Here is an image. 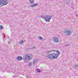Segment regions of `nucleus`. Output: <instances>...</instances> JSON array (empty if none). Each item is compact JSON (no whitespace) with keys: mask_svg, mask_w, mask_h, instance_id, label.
Masks as SVG:
<instances>
[{"mask_svg":"<svg viewBox=\"0 0 78 78\" xmlns=\"http://www.w3.org/2000/svg\"><path fill=\"white\" fill-rule=\"evenodd\" d=\"M23 42H24V41H20L19 42L18 44H21V45H22V44H23Z\"/></svg>","mask_w":78,"mask_h":78,"instance_id":"9d476101","label":"nucleus"},{"mask_svg":"<svg viewBox=\"0 0 78 78\" xmlns=\"http://www.w3.org/2000/svg\"><path fill=\"white\" fill-rule=\"evenodd\" d=\"M56 53H57L58 54H55V53H53V59H56L57 58H58V56L61 54L59 51H55Z\"/></svg>","mask_w":78,"mask_h":78,"instance_id":"7ed1b4c3","label":"nucleus"},{"mask_svg":"<svg viewBox=\"0 0 78 78\" xmlns=\"http://www.w3.org/2000/svg\"><path fill=\"white\" fill-rule=\"evenodd\" d=\"M27 58L29 60H30L32 58V57L29 56L28 55H26L23 57V60H27Z\"/></svg>","mask_w":78,"mask_h":78,"instance_id":"20e7f679","label":"nucleus"},{"mask_svg":"<svg viewBox=\"0 0 78 78\" xmlns=\"http://www.w3.org/2000/svg\"><path fill=\"white\" fill-rule=\"evenodd\" d=\"M28 66H29V67H30V66H31V63H30L29 64Z\"/></svg>","mask_w":78,"mask_h":78,"instance_id":"2eb2a0df","label":"nucleus"},{"mask_svg":"<svg viewBox=\"0 0 78 78\" xmlns=\"http://www.w3.org/2000/svg\"><path fill=\"white\" fill-rule=\"evenodd\" d=\"M64 33L67 36H69L71 34V31L69 30H66L64 31Z\"/></svg>","mask_w":78,"mask_h":78,"instance_id":"423d86ee","label":"nucleus"},{"mask_svg":"<svg viewBox=\"0 0 78 78\" xmlns=\"http://www.w3.org/2000/svg\"><path fill=\"white\" fill-rule=\"evenodd\" d=\"M37 71L38 72H41V71H40V70L39 69H37Z\"/></svg>","mask_w":78,"mask_h":78,"instance_id":"aec40b11","label":"nucleus"},{"mask_svg":"<svg viewBox=\"0 0 78 78\" xmlns=\"http://www.w3.org/2000/svg\"><path fill=\"white\" fill-rule=\"evenodd\" d=\"M5 37H7V39H8V35H5Z\"/></svg>","mask_w":78,"mask_h":78,"instance_id":"a211bd4d","label":"nucleus"},{"mask_svg":"<svg viewBox=\"0 0 78 78\" xmlns=\"http://www.w3.org/2000/svg\"><path fill=\"white\" fill-rule=\"evenodd\" d=\"M39 39L40 40H41L42 38V37L41 36L39 37Z\"/></svg>","mask_w":78,"mask_h":78,"instance_id":"4468645a","label":"nucleus"},{"mask_svg":"<svg viewBox=\"0 0 78 78\" xmlns=\"http://www.w3.org/2000/svg\"><path fill=\"white\" fill-rule=\"evenodd\" d=\"M46 57L49 59H53V53L48 54L46 56Z\"/></svg>","mask_w":78,"mask_h":78,"instance_id":"39448f33","label":"nucleus"},{"mask_svg":"<svg viewBox=\"0 0 78 78\" xmlns=\"http://www.w3.org/2000/svg\"><path fill=\"white\" fill-rule=\"evenodd\" d=\"M75 67H77V68H78V65H76L74 66Z\"/></svg>","mask_w":78,"mask_h":78,"instance_id":"6ab92c4d","label":"nucleus"},{"mask_svg":"<svg viewBox=\"0 0 78 78\" xmlns=\"http://www.w3.org/2000/svg\"><path fill=\"white\" fill-rule=\"evenodd\" d=\"M3 26H0V29H3Z\"/></svg>","mask_w":78,"mask_h":78,"instance_id":"dca6fc26","label":"nucleus"},{"mask_svg":"<svg viewBox=\"0 0 78 78\" xmlns=\"http://www.w3.org/2000/svg\"><path fill=\"white\" fill-rule=\"evenodd\" d=\"M78 16V14H76V16Z\"/></svg>","mask_w":78,"mask_h":78,"instance_id":"b1692460","label":"nucleus"},{"mask_svg":"<svg viewBox=\"0 0 78 78\" xmlns=\"http://www.w3.org/2000/svg\"><path fill=\"white\" fill-rule=\"evenodd\" d=\"M56 51V50H52L51 51H49L48 53H50L52 51H54V52H55Z\"/></svg>","mask_w":78,"mask_h":78,"instance_id":"f8f14e48","label":"nucleus"},{"mask_svg":"<svg viewBox=\"0 0 78 78\" xmlns=\"http://www.w3.org/2000/svg\"><path fill=\"white\" fill-rule=\"evenodd\" d=\"M65 46H66V47H67L68 46H70V44H66L65 45Z\"/></svg>","mask_w":78,"mask_h":78,"instance_id":"ddd939ff","label":"nucleus"},{"mask_svg":"<svg viewBox=\"0 0 78 78\" xmlns=\"http://www.w3.org/2000/svg\"><path fill=\"white\" fill-rule=\"evenodd\" d=\"M24 62H27V60H24Z\"/></svg>","mask_w":78,"mask_h":78,"instance_id":"4be33fe9","label":"nucleus"},{"mask_svg":"<svg viewBox=\"0 0 78 78\" xmlns=\"http://www.w3.org/2000/svg\"><path fill=\"white\" fill-rule=\"evenodd\" d=\"M36 62V61H35V60H34V64H35V62Z\"/></svg>","mask_w":78,"mask_h":78,"instance_id":"412c9836","label":"nucleus"},{"mask_svg":"<svg viewBox=\"0 0 78 78\" xmlns=\"http://www.w3.org/2000/svg\"><path fill=\"white\" fill-rule=\"evenodd\" d=\"M29 2L31 3H34V0H30Z\"/></svg>","mask_w":78,"mask_h":78,"instance_id":"9b49d317","label":"nucleus"},{"mask_svg":"<svg viewBox=\"0 0 78 78\" xmlns=\"http://www.w3.org/2000/svg\"><path fill=\"white\" fill-rule=\"evenodd\" d=\"M34 48H36V47L34 46H33V48H31V49H32V50L34 49Z\"/></svg>","mask_w":78,"mask_h":78,"instance_id":"f3484780","label":"nucleus"},{"mask_svg":"<svg viewBox=\"0 0 78 78\" xmlns=\"http://www.w3.org/2000/svg\"><path fill=\"white\" fill-rule=\"evenodd\" d=\"M54 40L56 43H58L59 42V39L57 37L54 38Z\"/></svg>","mask_w":78,"mask_h":78,"instance_id":"0eeeda50","label":"nucleus"},{"mask_svg":"<svg viewBox=\"0 0 78 78\" xmlns=\"http://www.w3.org/2000/svg\"><path fill=\"white\" fill-rule=\"evenodd\" d=\"M41 17L42 18H43V19H45L46 22H50V20L51 19V16H50L49 15H48L46 16L45 17L43 16H42Z\"/></svg>","mask_w":78,"mask_h":78,"instance_id":"f03ea898","label":"nucleus"},{"mask_svg":"<svg viewBox=\"0 0 78 78\" xmlns=\"http://www.w3.org/2000/svg\"><path fill=\"white\" fill-rule=\"evenodd\" d=\"M11 42L9 41H8V44H10Z\"/></svg>","mask_w":78,"mask_h":78,"instance_id":"5701e85b","label":"nucleus"},{"mask_svg":"<svg viewBox=\"0 0 78 78\" xmlns=\"http://www.w3.org/2000/svg\"><path fill=\"white\" fill-rule=\"evenodd\" d=\"M17 59L18 61H20L22 59V57L21 56H19L17 57Z\"/></svg>","mask_w":78,"mask_h":78,"instance_id":"6e6552de","label":"nucleus"},{"mask_svg":"<svg viewBox=\"0 0 78 78\" xmlns=\"http://www.w3.org/2000/svg\"><path fill=\"white\" fill-rule=\"evenodd\" d=\"M76 0V1H77V0Z\"/></svg>","mask_w":78,"mask_h":78,"instance_id":"393cba45","label":"nucleus"},{"mask_svg":"<svg viewBox=\"0 0 78 78\" xmlns=\"http://www.w3.org/2000/svg\"><path fill=\"white\" fill-rule=\"evenodd\" d=\"M8 4L7 0H0V6L6 5Z\"/></svg>","mask_w":78,"mask_h":78,"instance_id":"f257e3e1","label":"nucleus"},{"mask_svg":"<svg viewBox=\"0 0 78 78\" xmlns=\"http://www.w3.org/2000/svg\"><path fill=\"white\" fill-rule=\"evenodd\" d=\"M37 5H38V4H33L32 5H31V7H34V6H36Z\"/></svg>","mask_w":78,"mask_h":78,"instance_id":"1a4fd4ad","label":"nucleus"}]
</instances>
